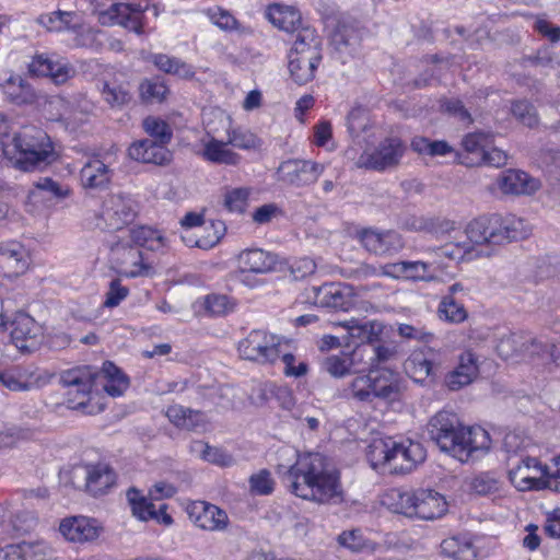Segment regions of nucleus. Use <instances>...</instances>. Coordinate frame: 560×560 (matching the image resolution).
Returning <instances> with one entry per match:
<instances>
[{"instance_id": "obj_1", "label": "nucleus", "mask_w": 560, "mask_h": 560, "mask_svg": "<svg viewBox=\"0 0 560 560\" xmlns=\"http://www.w3.org/2000/svg\"><path fill=\"white\" fill-rule=\"evenodd\" d=\"M282 453L296 457L294 464L277 466L278 475L292 493L318 503L342 500L339 472L330 467L326 456L320 453L296 454L289 448Z\"/></svg>"}, {"instance_id": "obj_2", "label": "nucleus", "mask_w": 560, "mask_h": 560, "mask_svg": "<svg viewBox=\"0 0 560 560\" xmlns=\"http://www.w3.org/2000/svg\"><path fill=\"white\" fill-rule=\"evenodd\" d=\"M430 439L441 451L465 463L477 452L490 448L489 433L481 427H465L455 412L441 410L428 422Z\"/></svg>"}, {"instance_id": "obj_3", "label": "nucleus", "mask_w": 560, "mask_h": 560, "mask_svg": "<svg viewBox=\"0 0 560 560\" xmlns=\"http://www.w3.org/2000/svg\"><path fill=\"white\" fill-rule=\"evenodd\" d=\"M14 155L10 159L16 168L24 172L39 171L51 164L56 154L48 135L34 126L23 127L11 143Z\"/></svg>"}, {"instance_id": "obj_4", "label": "nucleus", "mask_w": 560, "mask_h": 560, "mask_svg": "<svg viewBox=\"0 0 560 560\" xmlns=\"http://www.w3.org/2000/svg\"><path fill=\"white\" fill-rule=\"evenodd\" d=\"M467 237L474 244L501 245L528 236L529 230L523 219L515 215H482L466 228Z\"/></svg>"}, {"instance_id": "obj_5", "label": "nucleus", "mask_w": 560, "mask_h": 560, "mask_svg": "<svg viewBox=\"0 0 560 560\" xmlns=\"http://www.w3.org/2000/svg\"><path fill=\"white\" fill-rule=\"evenodd\" d=\"M100 370L91 365L74 366L60 373V384L67 388L66 404L69 409L93 415L102 410L92 404V389L98 380Z\"/></svg>"}, {"instance_id": "obj_6", "label": "nucleus", "mask_w": 560, "mask_h": 560, "mask_svg": "<svg viewBox=\"0 0 560 560\" xmlns=\"http://www.w3.org/2000/svg\"><path fill=\"white\" fill-rule=\"evenodd\" d=\"M395 505L396 512L425 521L442 517L447 512L445 498L433 489L399 492Z\"/></svg>"}, {"instance_id": "obj_7", "label": "nucleus", "mask_w": 560, "mask_h": 560, "mask_svg": "<svg viewBox=\"0 0 560 560\" xmlns=\"http://www.w3.org/2000/svg\"><path fill=\"white\" fill-rule=\"evenodd\" d=\"M353 398L373 401L374 398H393L399 390L398 375L388 369L370 370L369 374L357 376L350 384Z\"/></svg>"}, {"instance_id": "obj_8", "label": "nucleus", "mask_w": 560, "mask_h": 560, "mask_svg": "<svg viewBox=\"0 0 560 560\" xmlns=\"http://www.w3.org/2000/svg\"><path fill=\"white\" fill-rule=\"evenodd\" d=\"M9 328L12 343L21 353H33L43 343V327L24 312H16L12 318L0 314V329L8 330Z\"/></svg>"}, {"instance_id": "obj_9", "label": "nucleus", "mask_w": 560, "mask_h": 560, "mask_svg": "<svg viewBox=\"0 0 560 560\" xmlns=\"http://www.w3.org/2000/svg\"><path fill=\"white\" fill-rule=\"evenodd\" d=\"M242 359L259 364H272L281 354L280 337L262 329H253L238 342Z\"/></svg>"}, {"instance_id": "obj_10", "label": "nucleus", "mask_w": 560, "mask_h": 560, "mask_svg": "<svg viewBox=\"0 0 560 560\" xmlns=\"http://www.w3.org/2000/svg\"><path fill=\"white\" fill-rule=\"evenodd\" d=\"M137 215V203L133 199L122 195L107 197L97 217L96 226L101 230L120 231L130 224Z\"/></svg>"}, {"instance_id": "obj_11", "label": "nucleus", "mask_w": 560, "mask_h": 560, "mask_svg": "<svg viewBox=\"0 0 560 560\" xmlns=\"http://www.w3.org/2000/svg\"><path fill=\"white\" fill-rule=\"evenodd\" d=\"M110 261L116 271L127 278L147 277L152 269L143 249L128 242H117L110 246Z\"/></svg>"}, {"instance_id": "obj_12", "label": "nucleus", "mask_w": 560, "mask_h": 560, "mask_svg": "<svg viewBox=\"0 0 560 560\" xmlns=\"http://www.w3.org/2000/svg\"><path fill=\"white\" fill-rule=\"evenodd\" d=\"M355 237L369 253L376 256L395 255L405 246L402 236L395 230L364 228L355 232Z\"/></svg>"}, {"instance_id": "obj_13", "label": "nucleus", "mask_w": 560, "mask_h": 560, "mask_svg": "<svg viewBox=\"0 0 560 560\" xmlns=\"http://www.w3.org/2000/svg\"><path fill=\"white\" fill-rule=\"evenodd\" d=\"M509 479L520 491L539 489L541 487V477L547 476V467L535 458L525 456L514 460L509 457Z\"/></svg>"}, {"instance_id": "obj_14", "label": "nucleus", "mask_w": 560, "mask_h": 560, "mask_svg": "<svg viewBox=\"0 0 560 560\" xmlns=\"http://www.w3.org/2000/svg\"><path fill=\"white\" fill-rule=\"evenodd\" d=\"M406 147L397 137L386 138L369 154H362L359 166L374 171H385L396 167L405 154Z\"/></svg>"}, {"instance_id": "obj_15", "label": "nucleus", "mask_w": 560, "mask_h": 560, "mask_svg": "<svg viewBox=\"0 0 560 560\" xmlns=\"http://www.w3.org/2000/svg\"><path fill=\"white\" fill-rule=\"evenodd\" d=\"M425 457L427 452L421 443L409 439L402 441L393 439L388 471L390 474L411 472L424 462Z\"/></svg>"}, {"instance_id": "obj_16", "label": "nucleus", "mask_w": 560, "mask_h": 560, "mask_svg": "<svg viewBox=\"0 0 560 560\" xmlns=\"http://www.w3.org/2000/svg\"><path fill=\"white\" fill-rule=\"evenodd\" d=\"M364 28L354 21H340L330 36V45L345 63L348 57L355 56L361 47Z\"/></svg>"}, {"instance_id": "obj_17", "label": "nucleus", "mask_w": 560, "mask_h": 560, "mask_svg": "<svg viewBox=\"0 0 560 560\" xmlns=\"http://www.w3.org/2000/svg\"><path fill=\"white\" fill-rule=\"evenodd\" d=\"M314 304L335 312L349 311L353 306L352 290L342 283H325L312 287Z\"/></svg>"}, {"instance_id": "obj_18", "label": "nucleus", "mask_w": 560, "mask_h": 560, "mask_svg": "<svg viewBox=\"0 0 560 560\" xmlns=\"http://www.w3.org/2000/svg\"><path fill=\"white\" fill-rule=\"evenodd\" d=\"M128 156L136 162L159 166L168 165L173 161V153L167 145L151 139L133 141L128 148Z\"/></svg>"}, {"instance_id": "obj_19", "label": "nucleus", "mask_w": 560, "mask_h": 560, "mask_svg": "<svg viewBox=\"0 0 560 560\" xmlns=\"http://www.w3.org/2000/svg\"><path fill=\"white\" fill-rule=\"evenodd\" d=\"M189 516L194 524L203 530L224 532L230 525L228 513L223 509L206 501L195 503L189 512Z\"/></svg>"}, {"instance_id": "obj_20", "label": "nucleus", "mask_w": 560, "mask_h": 560, "mask_svg": "<svg viewBox=\"0 0 560 560\" xmlns=\"http://www.w3.org/2000/svg\"><path fill=\"white\" fill-rule=\"evenodd\" d=\"M238 268L245 275L242 282L248 283L246 273H268L276 269L277 256L260 248H248L240 253L237 257Z\"/></svg>"}, {"instance_id": "obj_21", "label": "nucleus", "mask_w": 560, "mask_h": 560, "mask_svg": "<svg viewBox=\"0 0 560 560\" xmlns=\"http://www.w3.org/2000/svg\"><path fill=\"white\" fill-rule=\"evenodd\" d=\"M479 368L477 358L471 351H465L459 355L457 366L445 376V385L451 390H459L474 382L478 376Z\"/></svg>"}, {"instance_id": "obj_22", "label": "nucleus", "mask_w": 560, "mask_h": 560, "mask_svg": "<svg viewBox=\"0 0 560 560\" xmlns=\"http://www.w3.org/2000/svg\"><path fill=\"white\" fill-rule=\"evenodd\" d=\"M142 9L140 4L116 3L102 13L103 23L108 20L112 24H118L137 34L142 33Z\"/></svg>"}, {"instance_id": "obj_23", "label": "nucleus", "mask_w": 560, "mask_h": 560, "mask_svg": "<svg viewBox=\"0 0 560 560\" xmlns=\"http://www.w3.org/2000/svg\"><path fill=\"white\" fill-rule=\"evenodd\" d=\"M303 57V61L323 59V43L312 27H302L293 40L289 57Z\"/></svg>"}, {"instance_id": "obj_24", "label": "nucleus", "mask_w": 560, "mask_h": 560, "mask_svg": "<svg viewBox=\"0 0 560 560\" xmlns=\"http://www.w3.org/2000/svg\"><path fill=\"white\" fill-rule=\"evenodd\" d=\"M490 143V136L485 132L468 133L462 140L464 152H456V160L465 166H480L485 159L482 154Z\"/></svg>"}, {"instance_id": "obj_25", "label": "nucleus", "mask_w": 560, "mask_h": 560, "mask_svg": "<svg viewBox=\"0 0 560 560\" xmlns=\"http://www.w3.org/2000/svg\"><path fill=\"white\" fill-rule=\"evenodd\" d=\"M61 535L72 542L94 540L100 535V527L94 520L84 516L65 518L59 526Z\"/></svg>"}, {"instance_id": "obj_26", "label": "nucleus", "mask_w": 560, "mask_h": 560, "mask_svg": "<svg viewBox=\"0 0 560 560\" xmlns=\"http://www.w3.org/2000/svg\"><path fill=\"white\" fill-rule=\"evenodd\" d=\"M84 472L85 490L94 497L105 494L115 485L116 474L107 464L86 465Z\"/></svg>"}, {"instance_id": "obj_27", "label": "nucleus", "mask_w": 560, "mask_h": 560, "mask_svg": "<svg viewBox=\"0 0 560 560\" xmlns=\"http://www.w3.org/2000/svg\"><path fill=\"white\" fill-rule=\"evenodd\" d=\"M113 171L98 156H93L82 166L80 182L85 189H104L110 183Z\"/></svg>"}, {"instance_id": "obj_28", "label": "nucleus", "mask_w": 560, "mask_h": 560, "mask_svg": "<svg viewBox=\"0 0 560 560\" xmlns=\"http://www.w3.org/2000/svg\"><path fill=\"white\" fill-rule=\"evenodd\" d=\"M434 352L430 348L415 350L404 363L407 375L417 383H422L434 374Z\"/></svg>"}, {"instance_id": "obj_29", "label": "nucleus", "mask_w": 560, "mask_h": 560, "mask_svg": "<svg viewBox=\"0 0 560 560\" xmlns=\"http://www.w3.org/2000/svg\"><path fill=\"white\" fill-rule=\"evenodd\" d=\"M499 186L504 194L530 195L539 188V182L525 172L508 170L501 174Z\"/></svg>"}, {"instance_id": "obj_30", "label": "nucleus", "mask_w": 560, "mask_h": 560, "mask_svg": "<svg viewBox=\"0 0 560 560\" xmlns=\"http://www.w3.org/2000/svg\"><path fill=\"white\" fill-rule=\"evenodd\" d=\"M50 380L48 375L34 376L33 373H14L0 371V384L12 392H27L33 387H40Z\"/></svg>"}, {"instance_id": "obj_31", "label": "nucleus", "mask_w": 560, "mask_h": 560, "mask_svg": "<svg viewBox=\"0 0 560 560\" xmlns=\"http://www.w3.org/2000/svg\"><path fill=\"white\" fill-rule=\"evenodd\" d=\"M269 21L279 30L287 33H298L302 26L301 14L292 7H284L280 4L270 5L268 9Z\"/></svg>"}, {"instance_id": "obj_32", "label": "nucleus", "mask_w": 560, "mask_h": 560, "mask_svg": "<svg viewBox=\"0 0 560 560\" xmlns=\"http://www.w3.org/2000/svg\"><path fill=\"white\" fill-rule=\"evenodd\" d=\"M103 377V389L113 397L121 396L129 387V378L113 362L106 361L100 371L98 378Z\"/></svg>"}, {"instance_id": "obj_33", "label": "nucleus", "mask_w": 560, "mask_h": 560, "mask_svg": "<svg viewBox=\"0 0 560 560\" xmlns=\"http://www.w3.org/2000/svg\"><path fill=\"white\" fill-rule=\"evenodd\" d=\"M441 550L443 555L454 560H476L478 555L471 539L463 535L444 539L441 542Z\"/></svg>"}, {"instance_id": "obj_34", "label": "nucleus", "mask_w": 560, "mask_h": 560, "mask_svg": "<svg viewBox=\"0 0 560 560\" xmlns=\"http://www.w3.org/2000/svg\"><path fill=\"white\" fill-rule=\"evenodd\" d=\"M229 143L212 138L203 147L202 156L215 164L237 165L241 161L240 154L226 148Z\"/></svg>"}, {"instance_id": "obj_35", "label": "nucleus", "mask_w": 560, "mask_h": 560, "mask_svg": "<svg viewBox=\"0 0 560 560\" xmlns=\"http://www.w3.org/2000/svg\"><path fill=\"white\" fill-rule=\"evenodd\" d=\"M151 60L159 70L167 74L176 75L186 80L195 77L196 72L192 66L179 58L171 57L165 54H155L151 57Z\"/></svg>"}, {"instance_id": "obj_36", "label": "nucleus", "mask_w": 560, "mask_h": 560, "mask_svg": "<svg viewBox=\"0 0 560 560\" xmlns=\"http://www.w3.org/2000/svg\"><path fill=\"white\" fill-rule=\"evenodd\" d=\"M393 438L375 439L366 448V458L372 468H387L390 463Z\"/></svg>"}, {"instance_id": "obj_37", "label": "nucleus", "mask_w": 560, "mask_h": 560, "mask_svg": "<svg viewBox=\"0 0 560 560\" xmlns=\"http://www.w3.org/2000/svg\"><path fill=\"white\" fill-rule=\"evenodd\" d=\"M323 59L303 61V57H289L288 69L291 79L299 85H304L315 78V71Z\"/></svg>"}, {"instance_id": "obj_38", "label": "nucleus", "mask_w": 560, "mask_h": 560, "mask_svg": "<svg viewBox=\"0 0 560 560\" xmlns=\"http://www.w3.org/2000/svg\"><path fill=\"white\" fill-rule=\"evenodd\" d=\"M526 332H510L502 336L497 343L498 354L509 360L525 353Z\"/></svg>"}, {"instance_id": "obj_39", "label": "nucleus", "mask_w": 560, "mask_h": 560, "mask_svg": "<svg viewBox=\"0 0 560 560\" xmlns=\"http://www.w3.org/2000/svg\"><path fill=\"white\" fill-rule=\"evenodd\" d=\"M4 93L12 103L18 105L31 104L35 101L36 97L35 92L33 91L31 85L27 84L21 78L9 79L5 85Z\"/></svg>"}, {"instance_id": "obj_40", "label": "nucleus", "mask_w": 560, "mask_h": 560, "mask_svg": "<svg viewBox=\"0 0 560 560\" xmlns=\"http://www.w3.org/2000/svg\"><path fill=\"white\" fill-rule=\"evenodd\" d=\"M0 262L12 269L15 275L24 272L27 268L24 250L22 246L15 244L0 247Z\"/></svg>"}, {"instance_id": "obj_41", "label": "nucleus", "mask_w": 560, "mask_h": 560, "mask_svg": "<svg viewBox=\"0 0 560 560\" xmlns=\"http://www.w3.org/2000/svg\"><path fill=\"white\" fill-rule=\"evenodd\" d=\"M142 127L151 140L167 145L173 138L171 126L163 119L149 116L143 119Z\"/></svg>"}, {"instance_id": "obj_42", "label": "nucleus", "mask_w": 560, "mask_h": 560, "mask_svg": "<svg viewBox=\"0 0 560 560\" xmlns=\"http://www.w3.org/2000/svg\"><path fill=\"white\" fill-rule=\"evenodd\" d=\"M130 240L132 246L148 247L151 250L163 247V237L158 231L152 230L149 226H138L130 230Z\"/></svg>"}, {"instance_id": "obj_43", "label": "nucleus", "mask_w": 560, "mask_h": 560, "mask_svg": "<svg viewBox=\"0 0 560 560\" xmlns=\"http://www.w3.org/2000/svg\"><path fill=\"white\" fill-rule=\"evenodd\" d=\"M127 497L132 514L140 521H149L156 517V508L154 503L142 497L137 489H130Z\"/></svg>"}, {"instance_id": "obj_44", "label": "nucleus", "mask_w": 560, "mask_h": 560, "mask_svg": "<svg viewBox=\"0 0 560 560\" xmlns=\"http://www.w3.org/2000/svg\"><path fill=\"white\" fill-rule=\"evenodd\" d=\"M345 326L349 329L352 337H357L361 342L373 343L378 339V335L382 332V325L376 322H366L359 324L357 320L351 319L345 323Z\"/></svg>"}, {"instance_id": "obj_45", "label": "nucleus", "mask_w": 560, "mask_h": 560, "mask_svg": "<svg viewBox=\"0 0 560 560\" xmlns=\"http://www.w3.org/2000/svg\"><path fill=\"white\" fill-rule=\"evenodd\" d=\"M302 164H307V161L302 160H290L283 162L279 172L283 174V178L292 185L304 186L307 185L308 171Z\"/></svg>"}, {"instance_id": "obj_46", "label": "nucleus", "mask_w": 560, "mask_h": 560, "mask_svg": "<svg viewBox=\"0 0 560 560\" xmlns=\"http://www.w3.org/2000/svg\"><path fill=\"white\" fill-rule=\"evenodd\" d=\"M439 313L441 317L455 324L463 323L467 318L466 308L452 295L443 296L439 306Z\"/></svg>"}, {"instance_id": "obj_47", "label": "nucleus", "mask_w": 560, "mask_h": 560, "mask_svg": "<svg viewBox=\"0 0 560 560\" xmlns=\"http://www.w3.org/2000/svg\"><path fill=\"white\" fill-rule=\"evenodd\" d=\"M225 230L226 229L224 222L220 220H211L209 224L205 226V234L200 235L195 241L194 245L201 249H210L221 241Z\"/></svg>"}, {"instance_id": "obj_48", "label": "nucleus", "mask_w": 560, "mask_h": 560, "mask_svg": "<svg viewBox=\"0 0 560 560\" xmlns=\"http://www.w3.org/2000/svg\"><path fill=\"white\" fill-rule=\"evenodd\" d=\"M511 113L513 117L528 128H536L539 124V117L536 107L527 101H516L512 103Z\"/></svg>"}, {"instance_id": "obj_49", "label": "nucleus", "mask_w": 560, "mask_h": 560, "mask_svg": "<svg viewBox=\"0 0 560 560\" xmlns=\"http://www.w3.org/2000/svg\"><path fill=\"white\" fill-rule=\"evenodd\" d=\"M73 18V12L58 10L40 15L39 23L50 32H61L70 28Z\"/></svg>"}, {"instance_id": "obj_50", "label": "nucleus", "mask_w": 560, "mask_h": 560, "mask_svg": "<svg viewBox=\"0 0 560 560\" xmlns=\"http://www.w3.org/2000/svg\"><path fill=\"white\" fill-rule=\"evenodd\" d=\"M249 195L250 188L248 187L226 188L224 192V206L230 211L242 213L245 211Z\"/></svg>"}, {"instance_id": "obj_51", "label": "nucleus", "mask_w": 560, "mask_h": 560, "mask_svg": "<svg viewBox=\"0 0 560 560\" xmlns=\"http://www.w3.org/2000/svg\"><path fill=\"white\" fill-rule=\"evenodd\" d=\"M208 16L211 22L217 25L219 28L225 32H244L245 28L242 27L240 22L232 15L228 10H223L220 8L209 9Z\"/></svg>"}, {"instance_id": "obj_52", "label": "nucleus", "mask_w": 560, "mask_h": 560, "mask_svg": "<svg viewBox=\"0 0 560 560\" xmlns=\"http://www.w3.org/2000/svg\"><path fill=\"white\" fill-rule=\"evenodd\" d=\"M228 143L242 150L256 149L260 145V141L256 135L242 128H236L229 131Z\"/></svg>"}, {"instance_id": "obj_53", "label": "nucleus", "mask_w": 560, "mask_h": 560, "mask_svg": "<svg viewBox=\"0 0 560 560\" xmlns=\"http://www.w3.org/2000/svg\"><path fill=\"white\" fill-rule=\"evenodd\" d=\"M106 103L112 107H121L128 104L132 96L130 92L122 85L105 83L102 91Z\"/></svg>"}, {"instance_id": "obj_54", "label": "nucleus", "mask_w": 560, "mask_h": 560, "mask_svg": "<svg viewBox=\"0 0 560 560\" xmlns=\"http://www.w3.org/2000/svg\"><path fill=\"white\" fill-rule=\"evenodd\" d=\"M205 310L213 316H224L234 308V303L223 294H209L205 298Z\"/></svg>"}, {"instance_id": "obj_55", "label": "nucleus", "mask_w": 560, "mask_h": 560, "mask_svg": "<svg viewBox=\"0 0 560 560\" xmlns=\"http://www.w3.org/2000/svg\"><path fill=\"white\" fill-rule=\"evenodd\" d=\"M142 98L150 102H163L168 93V88L159 80H145L140 85Z\"/></svg>"}, {"instance_id": "obj_56", "label": "nucleus", "mask_w": 560, "mask_h": 560, "mask_svg": "<svg viewBox=\"0 0 560 560\" xmlns=\"http://www.w3.org/2000/svg\"><path fill=\"white\" fill-rule=\"evenodd\" d=\"M25 560H51L58 559L54 550L43 540L27 542L23 541Z\"/></svg>"}, {"instance_id": "obj_57", "label": "nucleus", "mask_w": 560, "mask_h": 560, "mask_svg": "<svg viewBox=\"0 0 560 560\" xmlns=\"http://www.w3.org/2000/svg\"><path fill=\"white\" fill-rule=\"evenodd\" d=\"M470 490L480 495H487L499 490V481L489 472H481L470 480Z\"/></svg>"}, {"instance_id": "obj_58", "label": "nucleus", "mask_w": 560, "mask_h": 560, "mask_svg": "<svg viewBox=\"0 0 560 560\" xmlns=\"http://www.w3.org/2000/svg\"><path fill=\"white\" fill-rule=\"evenodd\" d=\"M249 488L253 493L268 495L273 491V480L268 469H261L249 477Z\"/></svg>"}, {"instance_id": "obj_59", "label": "nucleus", "mask_w": 560, "mask_h": 560, "mask_svg": "<svg viewBox=\"0 0 560 560\" xmlns=\"http://www.w3.org/2000/svg\"><path fill=\"white\" fill-rule=\"evenodd\" d=\"M528 60L536 66L540 67H559L560 56L557 49L552 46L540 48L535 56L528 58Z\"/></svg>"}, {"instance_id": "obj_60", "label": "nucleus", "mask_w": 560, "mask_h": 560, "mask_svg": "<svg viewBox=\"0 0 560 560\" xmlns=\"http://www.w3.org/2000/svg\"><path fill=\"white\" fill-rule=\"evenodd\" d=\"M555 348V345L542 340L541 338H537L532 336V334L526 332V346H525V353L529 357L534 355H544V354H552V350Z\"/></svg>"}, {"instance_id": "obj_61", "label": "nucleus", "mask_w": 560, "mask_h": 560, "mask_svg": "<svg viewBox=\"0 0 560 560\" xmlns=\"http://www.w3.org/2000/svg\"><path fill=\"white\" fill-rule=\"evenodd\" d=\"M324 369L335 377H342L350 372L351 360L347 357L331 355L324 361Z\"/></svg>"}, {"instance_id": "obj_62", "label": "nucleus", "mask_w": 560, "mask_h": 560, "mask_svg": "<svg viewBox=\"0 0 560 560\" xmlns=\"http://www.w3.org/2000/svg\"><path fill=\"white\" fill-rule=\"evenodd\" d=\"M128 288L121 285L119 279H113L109 282V288L103 304L105 307H115L128 296Z\"/></svg>"}, {"instance_id": "obj_63", "label": "nucleus", "mask_w": 560, "mask_h": 560, "mask_svg": "<svg viewBox=\"0 0 560 560\" xmlns=\"http://www.w3.org/2000/svg\"><path fill=\"white\" fill-rule=\"evenodd\" d=\"M366 114L362 108H353L347 116V128L352 137H358L366 128Z\"/></svg>"}, {"instance_id": "obj_64", "label": "nucleus", "mask_w": 560, "mask_h": 560, "mask_svg": "<svg viewBox=\"0 0 560 560\" xmlns=\"http://www.w3.org/2000/svg\"><path fill=\"white\" fill-rule=\"evenodd\" d=\"M338 542L353 552L365 547V540L359 529L343 532L338 536Z\"/></svg>"}]
</instances>
